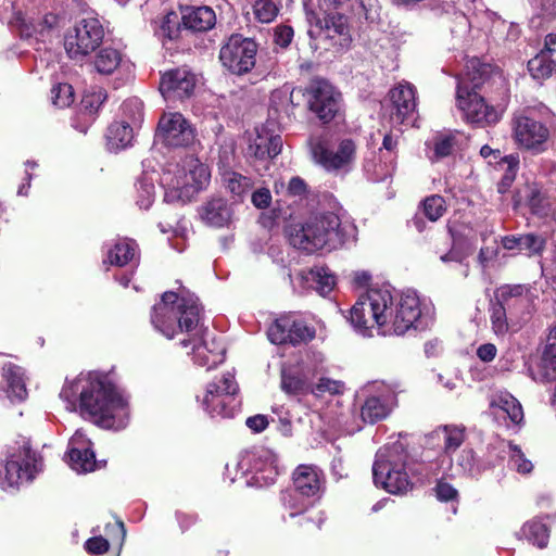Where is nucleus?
Segmentation results:
<instances>
[{"mask_svg":"<svg viewBox=\"0 0 556 556\" xmlns=\"http://www.w3.org/2000/svg\"><path fill=\"white\" fill-rule=\"evenodd\" d=\"M151 321L168 339H173L178 332L187 333L188 338L181 339L180 345L184 349L191 348L193 361L199 366L211 369L224 362L225 345L200 327V306L193 295L165 292L153 307Z\"/></svg>","mask_w":556,"mask_h":556,"instance_id":"nucleus-1","label":"nucleus"},{"mask_svg":"<svg viewBox=\"0 0 556 556\" xmlns=\"http://www.w3.org/2000/svg\"><path fill=\"white\" fill-rule=\"evenodd\" d=\"M349 321L355 332L370 338L374 330L381 336L422 330L429 326L430 318L422 313L420 300L414 291L403 292L393 307V296L388 289H370L353 305Z\"/></svg>","mask_w":556,"mask_h":556,"instance_id":"nucleus-2","label":"nucleus"},{"mask_svg":"<svg viewBox=\"0 0 556 556\" xmlns=\"http://www.w3.org/2000/svg\"><path fill=\"white\" fill-rule=\"evenodd\" d=\"M70 412L106 429H123L129 419L127 400L104 374L90 371L67 381L60 392Z\"/></svg>","mask_w":556,"mask_h":556,"instance_id":"nucleus-3","label":"nucleus"},{"mask_svg":"<svg viewBox=\"0 0 556 556\" xmlns=\"http://www.w3.org/2000/svg\"><path fill=\"white\" fill-rule=\"evenodd\" d=\"M353 227L342 223L339 214L325 212L311 216L299 229L290 232V244L313 253L321 249L332 250L343 244Z\"/></svg>","mask_w":556,"mask_h":556,"instance_id":"nucleus-4","label":"nucleus"},{"mask_svg":"<svg viewBox=\"0 0 556 556\" xmlns=\"http://www.w3.org/2000/svg\"><path fill=\"white\" fill-rule=\"evenodd\" d=\"M486 66H481L470 77L467 71L465 76L458 78L456 90V105L462 112L463 118L472 125L486 126L496 124L508 103L506 87H503L504 94L496 104H488L484 98L478 93L477 89L484 84Z\"/></svg>","mask_w":556,"mask_h":556,"instance_id":"nucleus-5","label":"nucleus"},{"mask_svg":"<svg viewBox=\"0 0 556 556\" xmlns=\"http://www.w3.org/2000/svg\"><path fill=\"white\" fill-rule=\"evenodd\" d=\"M211 179L208 167L199 159L187 156L176 165L164 170L161 177L164 201L168 203L188 202L205 189Z\"/></svg>","mask_w":556,"mask_h":556,"instance_id":"nucleus-6","label":"nucleus"},{"mask_svg":"<svg viewBox=\"0 0 556 556\" xmlns=\"http://www.w3.org/2000/svg\"><path fill=\"white\" fill-rule=\"evenodd\" d=\"M406 459L407 453L399 441L381 447L372 466L375 484L392 494L406 492L409 488Z\"/></svg>","mask_w":556,"mask_h":556,"instance_id":"nucleus-7","label":"nucleus"},{"mask_svg":"<svg viewBox=\"0 0 556 556\" xmlns=\"http://www.w3.org/2000/svg\"><path fill=\"white\" fill-rule=\"evenodd\" d=\"M243 475H251L248 484L266 486L279 475L277 455L265 446H256L241 454L237 464Z\"/></svg>","mask_w":556,"mask_h":556,"instance_id":"nucleus-8","label":"nucleus"},{"mask_svg":"<svg viewBox=\"0 0 556 556\" xmlns=\"http://www.w3.org/2000/svg\"><path fill=\"white\" fill-rule=\"evenodd\" d=\"M40 467L41 459L31 451L28 443L23 441L16 451L10 453L3 476L0 472V485L3 490L15 489L33 480Z\"/></svg>","mask_w":556,"mask_h":556,"instance_id":"nucleus-9","label":"nucleus"},{"mask_svg":"<svg viewBox=\"0 0 556 556\" xmlns=\"http://www.w3.org/2000/svg\"><path fill=\"white\" fill-rule=\"evenodd\" d=\"M104 29L94 17L83 18L70 28L64 36V48L73 60H81L102 42Z\"/></svg>","mask_w":556,"mask_h":556,"instance_id":"nucleus-10","label":"nucleus"},{"mask_svg":"<svg viewBox=\"0 0 556 556\" xmlns=\"http://www.w3.org/2000/svg\"><path fill=\"white\" fill-rule=\"evenodd\" d=\"M238 390L233 374L226 372L207 384L201 400L202 406L212 417H231L235 413V395Z\"/></svg>","mask_w":556,"mask_h":556,"instance_id":"nucleus-11","label":"nucleus"},{"mask_svg":"<svg viewBox=\"0 0 556 556\" xmlns=\"http://www.w3.org/2000/svg\"><path fill=\"white\" fill-rule=\"evenodd\" d=\"M256 52L257 45L253 39L233 34L222 46L219 60L230 73L243 75L254 67Z\"/></svg>","mask_w":556,"mask_h":556,"instance_id":"nucleus-12","label":"nucleus"},{"mask_svg":"<svg viewBox=\"0 0 556 556\" xmlns=\"http://www.w3.org/2000/svg\"><path fill=\"white\" fill-rule=\"evenodd\" d=\"M155 140L168 148H189L197 141V132L181 113L167 112L159 121Z\"/></svg>","mask_w":556,"mask_h":556,"instance_id":"nucleus-13","label":"nucleus"},{"mask_svg":"<svg viewBox=\"0 0 556 556\" xmlns=\"http://www.w3.org/2000/svg\"><path fill=\"white\" fill-rule=\"evenodd\" d=\"M306 21L311 26L308 35L312 38L324 37L334 40L333 45L340 48H348L350 46L352 38L348 18L344 15L331 13L320 18L316 12L306 9Z\"/></svg>","mask_w":556,"mask_h":556,"instance_id":"nucleus-14","label":"nucleus"},{"mask_svg":"<svg viewBox=\"0 0 556 556\" xmlns=\"http://www.w3.org/2000/svg\"><path fill=\"white\" fill-rule=\"evenodd\" d=\"M314 161L328 172L348 170L355 160L356 146L351 139L340 141L336 152L320 138L309 140Z\"/></svg>","mask_w":556,"mask_h":556,"instance_id":"nucleus-15","label":"nucleus"},{"mask_svg":"<svg viewBox=\"0 0 556 556\" xmlns=\"http://www.w3.org/2000/svg\"><path fill=\"white\" fill-rule=\"evenodd\" d=\"M267 336L274 344L298 345L312 341L316 337V330L303 319L285 315L274 321L268 328Z\"/></svg>","mask_w":556,"mask_h":556,"instance_id":"nucleus-16","label":"nucleus"},{"mask_svg":"<svg viewBox=\"0 0 556 556\" xmlns=\"http://www.w3.org/2000/svg\"><path fill=\"white\" fill-rule=\"evenodd\" d=\"M390 119L394 125H412L416 113V88L409 83H400L390 90Z\"/></svg>","mask_w":556,"mask_h":556,"instance_id":"nucleus-17","label":"nucleus"},{"mask_svg":"<svg viewBox=\"0 0 556 556\" xmlns=\"http://www.w3.org/2000/svg\"><path fill=\"white\" fill-rule=\"evenodd\" d=\"M340 93L326 80H315L308 88V106L325 123L339 111Z\"/></svg>","mask_w":556,"mask_h":556,"instance_id":"nucleus-18","label":"nucleus"},{"mask_svg":"<svg viewBox=\"0 0 556 556\" xmlns=\"http://www.w3.org/2000/svg\"><path fill=\"white\" fill-rule=\"evenodd\" d=\"M232 159V150H224L219 154L218 172L220 176V184L236 202H241L251 191L253 181L250 177L230 168V161Z\"/></svg>","mask_w":556,"mask_h":556,"instance_id":"nucleus-19","label":"nucleus"},{"mask_svg":"<svg viewBox=\"0 0 556 556\" xmlns=\"http://www.w3.org/2000/svg\"><path fill=\"white\" fill-rule=\"evenodd\" d=\"M396 405V393L382 384L366 399L361 408V417L364 422L374 425L387 418Z\"/></svg>","mask_w":556,"mask_h":556,"instance_id":"nucleus-20","label":"nucleus"},{"mask_svg":"<svg viewBox=\"0 0 556 556\" xmlns=\"http://www.w3.org/2000/svg\"><path fill=\"white\" fill-rule=\"evenodd\" d=\"M317 371L316 366L302 361L281 370V390L288 395L311 393V379Z\"/></svg>","mask_w":556,"mask_h":556,"instance_id":"nucleus-21","label":"nucleus"},{"mask_svg":"<svg viewBox=\"0 0 556 556\" xmlns=\"http://www.w3.org/2000/svg\"><path fill=\"white\" fill-rule=\"evenodd\" d=\"M197 76L187 67L166 72L160 83V91L165 99H184L192 94Z\"/></svg>","mask_w":556,"mask_h":556,"instance_id":"nucleus-22","label":"nucleus"},{"mask_svg":"<svg viewBox=\"0 0 556 556\" xmlns=\"http://www.w3.org/2000/svg\"><path fill=\"white\" fill-rule=\"evenodd\" d=\"M66 462L78 473L90 472L97 468L91 442L83 430H77L70 439Z\"/></svg>","mask_w":556,"mask_h":556,"instance_id":"nucleus-23","label":"nucleus"},{"mask_svg":"<svg viewBox=\"0 0 556 556\" xmlns=\"http://www.w3.org/2000/svg\"><path fill=\"white\" fill-rule=\"evenodd\" d=\"M548 137L547 128L540 122L527 116L514 119V138L520 147L539 150Z\"/></svg>","mask_w":556,"mask_h":556,"instance_id":"nucleus-24","label":"nucleus"},{"mask_svg":"<svg viewBox=\"0 0 556 556\" xmlns=\"http://www.w3.org/2000/svg\"><path fill=\"white\" fill-rule=\"evenodd\" d=\"M495 298L511 315L529 314L533 304V295L526 285L503 286L496 290Z\"/></svg>","mask_w":556,"mask_h":556,"instance_id":"nucleus-25","label":"nucleus"},{"mask_svg":"<svg viewBox=\"0 0 556 556\" xmlns=\"http://www.w3.org/2000/svg\"><path fill=\"white\" fill-rule=\"evenodd\" d=\"M525 199L531 212L540 217H551L556 223V192L538 184L526 186Z\"/></svg>","mask_w":556,"mask_h":556,"instance_id":"nucleus-26","label":"nucleus"},{"mask_svg":"<svg viewBox=\"0 0 556 556\" xmlns=\"http://www.w3.org/2000/svg\"><path fill=\"white\" fill-rule=\"evenodd\" d=\"M295 491L306 497L317 495L324 484L323 471L314 465H299L292 475Z\"/></svg>","mask_w":556,"mask_h":556,"instance_id":"nucleus-27","label":"nucleus"},{"mask_svg":"<svg viewBox=\"0 0 556 556\" xmlns=\"http://www.w3.org/2000/svg\"><path fill=\"white\" fill-rule=\"evenodd\" d=\"M466 439V428L462 425H444L434 429L428 435V444L442 443L444 455L451 456L462 446Z\"/></svg>","mask_w":556,"mask_h":556,"instance_id":"nucleus-28","label":"nucleus"},{"mask_svg":"<svg viewBox=\"0 0 556 556\" xmlns=\"http://www.w3.org/2000/svg\"><path fill=\"white\" fill-rule=\"evenodd\" d=\"M255 137L250 140L248 153L256 159L275 157L281 152L282 139L278 135H271L265 128H256Z\"/></svg>","mask_w":556,"mask_h":556,"instance_id":"nucleus-29","label":"nucleus"},{"mask_svg":"<svg viewBox=\"0 0 556 556\" xmlns=\"http://www.w3.org/2000/svg\"><path fill=\"white\" fill-rule=\"evenodd\" d=\"M232 215V207L224 198H212L200 210V216L204 223L217 228L229 225Z\"/></svg>","mask_w":556,"mask_h":556,"instance_id":"nucleus-30","label":"nucleus"},{"mask_svg":"<svg viewBox=\"0 0 556 556\" xmlns=\"http://www.w3.org/2000/svg\"><path fill=\"white\" fill-rule=\"evenodd\" d=\"M299 277L303 285L316 290L320 294H328L336 286L334 274L324 265H315L308 270H302Z\"/></svg>","mask_w":556,"mask_h":556,"instance_id":"nucleus-31","label":"nucleus"},{"mask_svg":"<svg viewBox=\"0 0 556 556\" xmlns=\"http://www.w3.org/2000/svg\"><path fill=\"white\" fill-rule=\"evenodd\" d=\"M216 15L210 7H187L182 10V24L193 31H206L214 27Z\"/></svg>","mask_w":556,"mask_h":556,"instance_id":"nucleus-32","label":"nucleus"},{"mask_svg":"<svg viewBox=\"0 0 556 556\" xmlns=\"http://www.w3.org/2000/svg\"><path fill=\"white\" fill-rule=\"evenodd\" d=\"M2 377L7 383V395L12 402H22L27 397L25 371L22 367L9 363L3 367Z\"/></svg>","mask_w":556,"mask_h":556,"instance_id":"nucleus-33","label":"nucleus"},{"mask_svg":"<svg viewBox=\"0 0 556 556\" xmlns=\"http://www.w3.org/2000/svg\"><path fill=\"white\" fill-rule=\"evenodd\" d=\"M501 243L508 251H525L529 255L540 254L545 247L544 238L534 233L505 236L501 239Z\"/></svg>","mask_w":556,"mask_h":556,"instance_id":"nucleus-34","label":"nucleus"},{"mask_svg":"<svg viewBox=\"0 0 556 556\" xmlns=\"http://www.w3.org/2000/svg\"><path fill=\"white\" fill-rule=\"evenodd\" d=\"M93 66L99 74L111 75L121 68L129 71L131 64L124 60L123 54L117 49L106 47L96 54Z\"/></svg>","mask_w":556,"mask_h":556,"instance_id":"nucleus-35","label":"nucleus"},{"mask_svg":"<svg viewBox=\"0 0 556 556\" xmlns=\"http://www.w3.org/2000/svg\"><path fill=\"white\" fill-rule=\"evenodd\" d=\"M397 137L391 134H387L383 137L382 147L379 149L380 160L383 164L379 165V168L374 169L371 179L374 181H380L391 176L394 169V162L396 160V148Z\"/></svg>","mask_w":556,"mask_h":556,"instance_id":"nucleus-36","label":"nucleus"},{"mask_svg":"<svg viewBox=\"0 0 556 556\" xmlns=\"http://www.w3.org/2000/svg\"><path fill=\"white\" fill-rule=\"evenodd\" d=\"M491 407L506 414L514 425H520L523 420L521 404L508 392L495 393L491 400Z\"/></svg>","mask_w":556,"mask_h":556,"instance_id":"nucleus-37","label":"nucleus"},{"mask_svg":"<svg viewBox=\"0 0 556 556\" xmlns=\"http://www.w3.org/2000/svg\"><path fill=\"white\" fill-rule=\"evenodd\" d=\"M134 139V126L127 122H114L106 134L108 147L118 151L128 147Z\"/></svg>","mask_w":556,"mask_h":556,"instance_id":"nucleus-38","label":"nucleus"},{"mask_svg":"<svg viewBox=\"0 0 556 556\" xmlns=\"http://www.w3.org/2000/svg\"><path fill=\"white\" fill-rule=\"evenodd\" d=\"M532 378L541 382L556 380V342L546 345L536 372L532 371Z\"/></svg>","mask_w":556,"mask_h":556,"instance_id":"nucleus-39","label":"nucleus"},{"mask_svg":"<svg viewBox=\"0 0 556 556\" xmlns=\"http://www.w3.org/2000/svg\"><path fill=\"white\" fill-rule=\"evenodd\" d=\"M137 243L130 239H118L108 251V262L115 266H125L136 258Z\"/></svg>","mask_w":556,"mask_h":556,"instance_id":"nucleus-40","label":"nucleus"},{"mask_svg":"<svg viewBox=\"0 0 556 556\" xmlns=\"http://www.w3.org/2000/svg\"><path fill=\"white\" fill-rule=\"evenodd\" d=\"M281 8L280 0H253L252 12L254 18L263 24L275 21Z\"/></svg>","mask_w":556,"mask_h":556,"instance_id":"nucleus-41","label":"nucleus"},{"mask_svg":"<svg viewBox=\"0 0 556 556\" xmlns=\"http://www.w3.org/2000/svg\"><path fill=\"white\" fill-rule=\"evenodd\" d=\"M528 70L534 79L543 80L556 73V62L540 52L528 62Z\"/></svg>","mask_w":556,"mask_h":556,"instance_id":"nucleus-42","label":"nucleus"},{"mask_svg":"<svg viewBox=\"0 0 556 556\" xmlns=\"http://www.w3.org/2000/svg\"><path fill=\"white\" fill-rule=\"evenodd\" d=\"M521 532L522 535L533 545H536L540 548L547 545L548 531L543 522L538 520L529 521L523 525Z\"/></svg>","mask_w":556,"mask_h":556,"instance_id":"nucleus-43","label":"nucleus"},{"mask_svg":"<svg viewBox=\"0 0 556 556\" xmlns=\"http://www.w3.org/2000/svg\"><path fill=\"white\" fill-rule=\"evenodd\" d=\"M508 465L511 469L519 473L527 475L533 470V464L526 458L523 452L519 446L508 444Z\"/></svg>","mask_w":556,"mask_h":556,"instance_id":"nucleus-44","label":"nucleus"},{"mask_svg":"<svg viewBox=\"0 0 556 556\" xmlns=\"http://www.w3.org/2000/svg\"><path fill=\"white\" fill-rule=\"evenodd\" d=\"M503 165L506 166L505 174L503 175L501 181L497 185V191L502 194L506 193L513 181L516 178L519 160L518 156L508 155L503 159Z\"/></svg>","mask_w":556,"mask_h":556,"instance_id":"nucleus-45","label":"nucleus"},{"mask_svg":"<svg viewBox=\"0 0 556 556\" xmlns=\"http://www.w3.org/2000/svg\"><path fill=\"white\" fill-rule=\"evenodd\" d=\"M422 211L429 220L437 222L446 211L445 200L438 194L430 195L424 201Z\"/></svg>","mask_w":556,"mask_h":556,"instance_id":"nucleus-46","label":"nucleus"},{"mask_svg":"<svg viewBox=\"0 0 556 556\" xmlns=\"http://www.w3.org/2000/svg\"><path fill=\"white\" fill-rule=\"evenodd\" d=\"M507 308L498 301L491 306V324L496 334H505L508 331Z\"/></svg>","mask_w":556,"mask_h":556,"instance_id":"nucleus-47","label":"nucleus"},{"mask_svg":"<svg viewBox=\"0 0 556 556\" xmlns=\"http://www.w3.org/2000/svg\"><path fill=\"white\" fill-rule=\"evenodd\" d=\"M137 204L144 210H148L154 200V184L151 178L142 177L137 184Z\"/></svg>","mask_w":556,"mask_h":556,"instance_id":"nucleus-48","label":"nucleus"},{"mask_svg":"<svg viewBox=\"0 0 556 556\" xmlns=\"http://www.w3.org/2000/svg\"><path fill=\"white\" fill-rule=\"evenodd\" d=\"M52 103L58 108L70 106L74 101L73 88L68 84H59L51 89Z\"/></svg>","mask_w":556,"mask_h":556,"instance_id":"nucleus-49","label":"nucleus"},{"mask_svg":"<svg viewBox=\"0 0 556 556\" xmlns=\"http://www.w3.org/2000/svg\"><path fill=\"white\" fill-rule=\"evenodd\" d=\"M123 115L127 117L132 126L140 125L143 119V104L137 98L126 100L122 105Z\"/></svg>","mask_w":556,"mask_h":556,"instance_id":"nucleus-50","label":"nucleus"},{"mask_svg":"<svg viewBox=\"0 0 556 556\" xmlns=\"http://www.w3.org/2000/svg\"><path fill=\"white\" fill-rule=\"evenodd\" d=\"M342 390V382L329 378H320L316 384H311V393L315 396H323L326 393L339 394Z\"/></svg>","mask_w":556,"mask_h":556,"instance_id":"nucleus-51","label":"nucleus"},{"mask_svg":"<svg viewBox=\"0 0 556 556\" xmlns=\"http://www.w3.org/2000/svg\"><path fill=\"white\" fill-rule=\"evenodd\" d=\"M454 138L452 136H439L433 142V156L431 160L438 161L450 155L454 149Z\"/></svg>","mask_w":556,"mask_h":556,"instance_id":"nucleus-52","label":"nucleus"},{"mask_svg":"<svg viewBox=\"0 0 556 556\" xmlns=\"http://www.w3.org/2000/svg\"><path fill=\"white\" fill-rule=\"evenodd\" d=\"M105 99L106 93L104 92V90L99 89L98 91H93L91 93L86 94L83 98L81 103L86 111H88L90 114H93L100 109Z\"/></svg>","mask_w":556,"mask_h":556,"instance_id":"nucleus-53","label":"nucleus"},{"mask_svg":"<svg viewBox=\"0 0 556 556\" xmlns=\"http://www.w3.org/2000/svg\"><path fill=\"white\" fill-rule=\"evenodd\" d=\"M283 506L289 509V516L295 517L305 510V503L294 493H285L281 497Z\"/></svg>","mask_w":556,"mask_h":556,"instance_id":"nucleus-54","label":"nucleus"},{"mask_svg":"<svg viewBox=\"0 0 556 556\" xmlns=\"http://www.w3.org/2000/svg\"><path fill=\"white\" fill-rule=\"evenodd\" d=\"M293 29L288 25H278L275 28V42L281 48H287L293 38Z\"/></svg>","mask_w":556,"mask_h":556,"instance_id":"nucleus-55","label":"nucleus"},{"mask_svg":"<svg viewBox=\"0 0 556 556\" xmlns=\"http://www.w3.org/2000/svg\"><path fill=\"white\" fill-rule=\"evenodd\" d=\"M438 500L442 502L453 501L457 497V490L450 483L440 481L434 488Z\"/></svg>","mask_w":556,"mask_h":556,"instance_id":"nucleus-56","label":"nucleus"},{"mask_svg":"<svg viewBox=\"0 0 556 556\" xmlns=\"http://www.w3.org/2000/svg\"><path fill=\"white\" fill-rule=\"evenodd\" d=\"M85 547L90 554L101 555L109 549V542L102 536H93L86 541Z\"/></svg>","mask_w":556,"mask_h":556,"instance_id":"nucleus-57","label":"nucleus"},{"mask_svg":"<svg viewBox=\"0 0 556 556\" xmlns=\"http://www.w3.org/2000/svg\"><path fill=\"white\" fill-rule=\"evenodd\" d=\"M251 201L257 208H267L271 203V193L267 188H260L252 193Z\"/></svg>","mask_w":556,"mask_h":556,"instance_id":"nucleus-58","label":"nucleus"},{"mask_svg":"<svg viewBox=\"0 0 556 556\" xmlns=\"http://www.w3.org/2000/svg\"><path fill=\"white\" fill-rule=\"evenodd\" d=\"M457 465L464 472H471L475 466V452L471 448H465L457 457Z\"/></svg>","mask_w":556,"mask_h":556,"instance_id":"nucleus-59","label":"nucleus"},{"mask_svg":"<svg viewBox=\"0 0 556 556\" xmlns=\"http://www.w3.org/2000/svg\"><path fill=\"white\" fill-rule=\"evenodd\" d=\"M307 186L300 177H292L287 187V192L292 197H303L306 194Z\"/></svg>","mask_w":556,"mask_h":556,"instance_id":"nucleus-60","label":"nucleus"},{"mask_svg":"<svg viewBox=\"0 0 556 556\" xmlns=\"http://www.w3.org/2000/svg\"><path fill=\"white\" fill-rule=\"evenodd\" d=\"M326 520V515L324 511H313L308 516L303 517L300 520L301 526H314L316 529H320L323 523Z\"/></svg>","mask_w":556,"mask_h":556,"instance_id":"nucleus-61","label":"nucleus"},{"mask_svg":"<svg viewBox=\"0 0 556 556\" xmlns=\"http://www.w3.org/2000/svg\"><path fill=\"white\" fill-rule=\"evenodd\" d=\"M245 424L253 432L258 433L267 428L268 419L265 415H255L249 417Z\"/></svg>","mask_w":556,"mask_h":556,"instance_id":"nucleus-62","label":"nucleus"},{"mask_svg":"<svg viewBox=\"0 0 556 556\" xmlns=\"http://www.w3.org/2000/svg\"><path fill=\"white\" fill-rule=\"evenodd\" d=\"M477 355L483 362H491L496 355V348L491 343L482 344L478 348Z\"/></svg>","mask_w":556,"mask_h":556,"instance_id":"nucleus-63","label":"nucleus"},{"mask_svg":"<svg viewBox=\"0 0 556 556\" xmlns=\"http://www.w3.org/2000/svg\"><path fill=\"white\" fill-rule=\"evenodd\" d=\"M541 52L546 53L548 59L556 62V34H549L546 36L545 47Z\"/></svg>","mask_w":556,"mask_h":556,"instance_id":"nucleus-64","label":"nucleus"}]
</instances>
